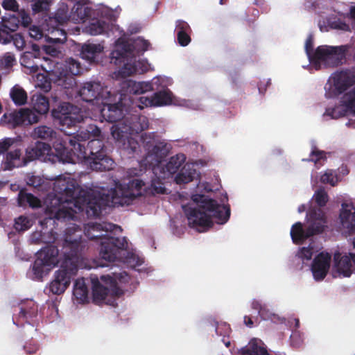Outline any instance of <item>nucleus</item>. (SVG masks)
I'll return each instance as SVG.
<instances>
[{"instance_id":"nucleus-1","label":"nucleus","mask_w":355,"mask_h":355,"mask_svg":"<svg viewBox=\"0 0 355 355\" xmlns=\"http://www.w3.org/2000/svg\"><path fill=\"white\" fill-rule=\"evenodd\" d=\"M140 139L147 151L144 164L152 167L155 176L150 186L146 187L139 179L130 180L128 183L115 182L114 188L106 193L104 188L99 190L80 187L70 174L60 175L54 179L53 183L55 193L49 194L45 200L46 211L59 220H78L84 212L87 217H95L99 216L101 210L107 206L128 205L142 195L166 193L162 180L176 173L185 162L186 157L184 154H178L163 165L161 163V147L155 144V134L145 133Z\"/></svg>"},{"instance_id":"nucleus-2","label":"nucleus","mask_w":355,"mask_h":355,"mask_svg":"<svg viewBox=\"0 0 355 355\" xmlns=\"http://www.w3.org/2000/svg\"><path fill=\"white\" fill-rule=\"evenodd\" d=\"M97 110L106 121L115 123L111 128V134L116 145L128 154L136 152L140 144L137 141L138 134L148 127V120L144 116L125 114L124 94H111Z\"/></svg>"},{"instance_id":"nucleus-3","label":"nucleus","mask_w":355,"mask_h":355,"mask_svg":"<svg viewBox=\"0 0 355 355\" xmlns=\"http://www.w3.org/2000/svg\"><path fill=\"white\" fill-rule=\"evenodd\" d=\"M85 247L81 238L80 230L75 224L66 230L62 246L63 260L60 268L55 272L54 279L50 283V292L55 295L63 293L69 286L71 278L75 275L78 268L84 267L80 263V252Z\"/></svg>"},{"instance_id":"nucleus-4","label":"nucleus","mask_w":355,"mask_h":355,"mask_svg":"<svg viewBox=\"0 0 355 355\" xmlns=\"http://www.w3.org/2000/svg\"><path fill=\"white\" fill-rule=\"evenodd\" d=\"M182 209L189 225L200 232H206L214 222L220 224L226 223L230 217L228 207L218 204L205 195H193L191 202L182 205Z\"/></svg>"},{"instance_id":"nucleus-5","label":"nucleus","mask_w":355,"mask_h":355,"mask_svg":"<svg viewBox=\"0 0 355 355\" xmlns=\"http://www.w3.org/2000/svg\"><path fill=\"white\" fill-rule=\"evenodd\" d=\"M121 227L112 223L103 222L102 223H88L84 227L85 236L89 240H94L100 245V255L107 261L116 259L119 249L126 245L125 238H115L113 232H121Z\"/></svg>"},{"instance_id":"nucleus-6","label":"nucleus","mask_w":355,"mask_h":355,"mask_svg":"<svg viewBox=\"0 0 355 355\" xmlns=\"http://www.w3.org/2000/svg\"><path fill=\"white\" fill-rule=\"evenodd\" d=\"M121 227L112 223L103 222L102 223H88L84 227L85 236L89 240H94L100 245V255L107 261L116 259L119 249L126 245L125 238H115L113 232H121Z\"/></svg>"},{"instance_id":"nucleus-7","label":"nucleus","mask_w":355,"mask_h":355,"mask_svg":"<svg viewBox=\"0 0 355 355\" xmlns=\"http://www.w3.org/2000/svg\"><path fill=\"white\" fill-rule=\"evenodd\" d=\"M103 139L101 130L96 125L92 124L88 125L85 130H81L76 136L69 139L68 144L71 149L69 150L67 148L65 151L71 155L82 153L84 157H80L74 162H66L72 164L80 162H87L92 159V157L105 153Z\"/></svg>"},{"instance_id":"nucleus-8","label":"nucleus","mask_w":355,"mask_h":355,"mask_svg":"<svg viewBox=\"0 0 355 355\" xmlns=\"http://www.w3.org/2000/svg\"><path fill=\"white\" fill-rule=\"evenodd\" d=\"M129 280L130 277L125 272H114L112 276L102 275L100 279L92 277L94 301L96 304L115 306L116 299L123 293L124 286Z\"/></svg>"},{"instance_id":"nucleus-9","label":"nucleus","mask_w":355,"mask_h":355,"mask_svg":"<svg viewBox=\"0 0 355 355\" xmlns=\"http://www.w3.org/2000/svg\"><path fill=\"white\" fill-rule=\"evenodd\" d=\"M53 146L55 154L52 152L50 145L37 141L35 145L26 148L24 159L27 162V164L36 159L51 163L61 162L64 164L67 163L66 162H74L80 157H84L82 153H79L76 155H71L69 153H65L67 148L63 144L62 141L59 139L53 142Z\"/></svg>"},{"instance_id":"nucleus-10","label":"nucleus","mask_w":355,"mask_h":355,"mask_svg":"<svg viewBox=\"0 0 355 355\" xmlns=\"http://www.w3.org/2000/svg\"><path fill=\"white\" fill-rule=\"evenodd\" d=\"M62 260V252L60 254L55 246H46L37 253V258L26 275L31 279L40 280L51 270L60 265Z\"/></svg>"},{"instance_id":"nucleus-11","label":"nucleus","mask_w":355,"mask_h":355,"mask_svg":"<svg viewBox=\"0 0 355 355\" xmlns=\"http://www.w3.org/2000/svg\"><path fill=\"white\" fill-rule=\"evenodd\" d=\"M40 67L46 74L39 73L35 76H33L35 87L47 92L51 90V83H53L67 88L66 83L67 74L60 71L62 66L56 65L54 60L50 58H44V64H40Z\"/></svg>"},{"instance_id":"nucleus-12","label":"nucleus","mask_w":355,"mask_h":355,"mask_svg":"<svg viewBox=\"0 0 355 355\" xmlns=\"http://www.w3.org/2000/svg\"><path fill=\"white\" fill-rule=\"evenodd\" d=\"M309 227L304 230L301 223H296L292 226L291 236L293 243L300 244L309 236L322 232L325 227L326 219L321 209L313 210L307 214Z\"/></svg>"},{"instance_id":"nucleus-13","label":"nucleus","mask_w":355,"mask_h":355,"mask_svg":"<svg viewBox=\"0 0 355 355\" xmlns=\"http://www.w3.org/2000/svg\"><path fill=\"white\" fill-rule=\"evenodd\" d=\"M150 46V42L141 37L126 41L121 37L116 41L114 49L111 53L112 62L117 64L118 60L125 58H130L132 61L133 57L144 53L148 50Z\"/></svg>"},{"instance_id":"nucleus-14","label":"nucleus","mask_w":355,"mask_h":355,"mask_svg":"<svg viewBox=\"0 0 355 355\" xmlns=\"http://www.w3.org/2000/svg\"><path fill=\"white\" fill-rule=\"evenodd\" d=\"M348 49V45L320 46L313 54L311 61L315 64L317 69L322 67H336L343 62Z\"/></svg>"},{"instance_id":"nucleus-15","label":"nucleus","mask_w":355,"mask_h":355,"mask_svg":"<svg viewBox=\"0 0 355 355\" xmlns=\"http://www.w3.org/2000/svg\"><path fill=\"white\" fill-rule=\"evenodd\" d=\"M53 118L62 126L71 127L80 123L87 117H92L89 112L69 103H62L52 111Z\"/></svg>"},{"instance_id":"nucleus-16","label":"nucleus","mask_w":355,"mask_h":355,"mask_svg":"<svg viewBox=\"0 0 355 355\" xmlns=\"http://www.w3.org/2000/svg\"><path fill=\"white\" fill-rule=\"evenodd\" d=\"M170 78L165 77H155L151 82H136L132 80H125L121 83L120 94H124L125 101L128 94L138 95L155 89L164 88L168 84H171Z\"/></svg>"},{"instance_id":"nucleus-17","label":"nucleus","mask_w":355,"mask_h":355,"mask_svg":"<svg viewBox=\"0 0 355 355\" xmlns=\"http://www.w3.org/2000/svg\"><path fill=\"white\" fill-rule=\"evenodd\" d=\"M111 94L110 90L99 81L86 82L78 90L81 98L95 105L96 109L107 101Z\"/></svg>"},{"instance_id":"nucleus-18","label":"nucleus","mask_w":355,"mask_h":355,"mask_svg":"<svg viewBox=\"0 0 355 355\" xmlns=\"http://www.w3.org/2000/svg\"><path fill=\"white\" fill-rule=\"evenodd\" d=\"M355 82V71H343L331 75L325 85V96L334 98Z\"/></svg>"},{"instance_id":"nucleus-19","label":"nucleus","mask_w":355,"mask_h":355,"mask_svg":"<svg viewBox=\"0 0 355 355\" xmlns=\"http://www.w3.org/2000/svg\"><path fill=\"white\" fill-rule=\"evenodd\" d=\"M131 102L132 109L138 107L142 110L148 107H157L173 103V94L168 89H164L155 93L152 96H139L132 98H128Z\"/></svg>"},{"instance_id":"nucleus-20","label":"nucleus","mask_w":355,"mask_h":355,"mask_svg":"<svg viewBox=\"0 0 355 355\" xmlns=\"http://www.w3.org/2000/svg\"><path fill=\"white\" fill-rule=\"evenodd\" d=\"M39 121V116L30 109H20L19 111L6 113L1 119V123L11 128L20 125H31Z\"/></svg>"},{"instance_id":"nucleus-21","label":"nucleus","mask_w":355,"mask_h":355,"mask_svg":"<svg viewBox=\"0 0 355 355\" xmlns=\"http://www.w3.org/2000/svg\"><path fill=\"white\" fill-rule=\"evenodd\" d=\"M348 114H355V87L343 95L340 105L327 109L324 116L338 119Z\"/></svg>"},{"instance_id":"nucleus-22","label":"nucleus","mask_w":355,"mask_h":355,"mask_svg":"<svg viewBox=\"0 0 355 355\" xmlns=\"http://www.w3.org/2000/svg\"><path fill=\"white\" fill-rule=\"evenodd\" d=\"M137 57H133L132 61H130V58H121L118 60L117 64H123V66L119 70L117 76L125 78L136 73H143L153 70L146 60H137Z\"/></svg>"},{"instance_id":"nucleus-23","label":"nucleus","mask_w":355,"mask_h":355,"mask_svg":"<svg viewBox=\"0 0 355 355\" xmlns=\"http://www.w3.org/2000/svg\"><path fill=\"white\" fill-rule=\"evenodd\" d=\"M353 250L349 255L342 257L339 252L334 254L335 267L339 276L348 277L355 271V238L353 240Z\"/></svg>"},{"instance_id":"nucleus-24","label":"nucleus","mask_w":355,"mask_h":355,"mask_svg":"<svg viewBox=\"0 0 355 355\" xmlns=\"http://www.w3.org/2000/svg\"><path fill=\"white\" fill-rule=\"evenodd\" d=\"M37 305L33 300H27L21 304L18 317L13 318L17 326L22 325L24 322L34 325L37 318Z\"/></svg>"},{"instance_id":"nucleus-25","label":"nucleus","mask_w":355,"mask_h":355,"mask_svg":"<svg viewBox=\"0 0 355 355\" xmlns=\"http://www.w3.org/2000/svg\"><path fill=\"white\" fill-rule=\"evenodd\" d=\"M340 220L342 228L346 233H355V207L351 201L342 203Z\"/></svg>"},{"instance_id":"nucleus-26","label":"nucleus","mask_w":355,"mask_h":355,"mask_svg":"<svg viewBox=\"0 0 355 355\" xmlns=\"http://www.w3.org/2000/svg\"><path fill=\"white\" fill-rule=\"evenodd\" d=\"M20 21L16 15H6L0 21V42L8 44L11 41V33L15 31Z\"/></svg>"},{"instance_id":"nucleus-27","label":"nucleus","mask_w":355,"mask_h":355,"mask_svg":"<svg viewBox=\"0 0 355 355\" xmlns=\"http://www.w3.org/2000/svg\"><path fill=\"white\" fill-rule=\"evenodd\" d=\"M331 259V254L327 252H321L314 259L311 269L316 281H321L326 277L330 268Z\"/></svg>"},{"instance_id":"nucleus-28","label":"nucleus","mask_w":355,"mask_h":355,"mask_svg":"<svg viewBox=\"0 0 355 355\" xmlns=\"http://www.w3.org/2000/svg\"><path fill=\"white\" fill-rule=\"evenodd\" d=\"M34 52H25L20 58L21 64L26 69V73L32 74L38 71L40 64H44V58L41 60L36 45L33 46Z\"/></svg>"},{"instance_id":"nucleus-29","label":"nucleus","mask_w":355,"mask_h":355,"mask_svg":"<svg viewBox=\"0 0 355 355\" xmlns=\"http://www.w3.org/2000/svg\"><path fill=\"white\" fill-rule=\"evenodd\" d=\"M27 164V162L21 157V150L15 149L8 152L3 157L1 164L3 171H10L15 168H19Z\"/></svg>"},{"instance_id":"nucleus-30","label":"nucleus","mask_w":355,"mask_h":355,"mask_svg":"<svg viewBox=\"0 0 355 355\" xmlns=\"http://www.w3.org/2000/svg\"><path fill=\"white\" fill-rule=\"evenodd\" d=\"M73 3L71 12V20L75 23L84 22L91 15L92 10L88 6V0H70Z\"/></svg>"},{"instance_id":"nucleus-31","label":"nucleus","mask_w":355,"mask_h":355,"mask_svg":"<svg viewBox=\"0 0 355 355\" xmlns=\"http://www.w3.org/2000/svg\"><path fill=\"white\" fill-rule=\"evenodd\" d=\"M126 245L123 249H119L116 259L110 262L121 261L126 263L130 268H135L143 263V259L141 258L136 252L130 250L128 243L125 239Z\"/></svg>"},{"instance_id":"nucleus-32","label":"nucleus","mask_w":355,"mask_h":355,"mask_svg":"<svg viewBox=\"0 0 355 355\" xmlns=\"http://www.w3.org/2000/svg\"><path fill=\"white\" fill-rule=\"evenodd\" d=\"M56 65L62 66L60 71L62 73H67V78H66V83L67 84V88L73 85L74 83L73 76L78 75L81 72V67L80 63L73 58L67 59L64 64L59 63L55 60Z\"/></svg>"},{"instance_id":"nucleus-33","label":"nucleus","mask_w":355,"mask_h":355,"mask_svg":"<svg viewBox=\"0 0 355 355\" xmlns=\"http://www.w3.org/2000/svg\"><path fill=\"white\" fill-rule=\"evenodd\" d=\"M104 46L101 44L88 43L82 46L81 56L89 62H97L101 57Z\"/></svg>"},{"instance_id":"nucleus-34","label":"nucleus","mask_w":355,"mask_h":355,"mask_svg":"<svg viewBox=\"0 0 355 355\" xmlns=\"http://www.w3.org/2000/svg\"><path fill=\"white\" fill-rule=\"evenodd\" d=\"M73 300L77 304H85L89 300V290L85 278L77 279L73 285Z\"/></svg>"},{"instance_id":"nucleus-35","label":"nucleus","mask_w":355,"mask_h":355,"mask_svg":"<svg viewBox=\"0 0 355 355\" xmlns=\"http://www.w3.org/2000/svg\"><path fill=\"white\" fill-rule=\"evenodd\" d=\"M114 25L107 23L103 19H92L89 24L85 28L86 33L92 35H97L107 33L110 30H112Z\"/></svg>"},{"instance_id":"nucleus-36","label":"nucleus","mask_w":355,"mask_h":355,"mask_svg":"<svg viewBox=\"0 0 355 355\" xmlns=\"http://www.w3.org/2000/svg\"><path fill=\"white\" fill-rule=\"evenodd\" d=\"M94 171H109L114 167V161L105 153L92 157V159L87 162Z\"/></svg>"},{"instance_id":"nucleus-37","label":"nucleus","mask_w":355,"mask_h":355,"mask_svg":"<svg viewBox=\"0 0 355 355\" xmlns=\"http://www.w3.org/2000/svg\"><path fill=\"white\" fill-rule=\"evenodd\" d=\"M198 176L193 164H186L175 178L177 184H187Z\"/></svg>"},{"instance_id":"nucleus-38","label":"nucleus","mask_w":355,"mask_h":355,"mask_svg":"<svg viewBox=\"0 0 355 355\" xmlns=\"http://www.w3.org/2000/svg\"><path fill=\"white\" fill-rule=\"evenodd\" d=\"M178 40L181 46H187L191 42L189 33L191 28L184 21L178 20L176 22Z\"/></svg>"},{"instance_id":"nucleus-39","label":"nucleus","mask_w":355,"mask_h":355,"mask_svg":"<svg viewBox=\"0 0 355 355\" xmlns=\"http://www.w3.org/2000/svg\"><path fill=\"white\" fill-rule=\"evenodd\" d=\"M33 137L34 138H40L46 140L56 139L55 141H57L59 139L60 141H62V143L64 144L66 148H69V146H67V141L57 138L56 132L52 128L46 125H41L35 128L33 132Z\"/></svg>"},{"instance_id":"nucleus-40","label":"nucleus","mask_w":355,"mask_h":355,"mask_svg":"<svg viewBox=\"0 0 355 355\" xmlns=\"http://www.w3.org/2000/svg\"><path fill=\"white\" fill-rule=\"evenodd\" d=\"M318 25L320 31L323 32L328 31L329 28L341 31H350L349 25L345 21V19H343L342 18L329 19L327 21V25L324 24V21L323 22V24H322L321 21H319Z\"/></svg>"},{"instance_id":"nucleus-41","label":"nucleus","mask_w":355,"mask_h":355,"mask_svg":"<svg viewBox=\"0 0 355 355\" xmlns=\"http://www.w3.org/2000/svg\"><path fill=\"white\" fill-rule=\"evenodd\" d=\"M252 308L258 311L259 316L263 320H271L273 322L280 320V318L277 314L270 311L266 304H262L257 300L252 302Z\"/></svg>"},{"instance_id":"nucleus-42","label":"nucleus","mask_w":355,"mask_h":355,"mask_svg":"<svg viewBox=\"0 0 355 355\" xmlns=\"http://www.w3.org/2000/svg\"><path fill=\"white\" fill-rule=\"evenodd\" d=\"M71 20V13L69 14L68 6L65 3H60L53 18H50L49 24L57 23L58 25H62L68 20Z\"/></svg>"},{"instance_id":"nucleus-43","label":"nucleus","mask_w":355,"mask_h":355,"mask_svg":"<svg viewBox=\"0 0 355 355\" xmlns=\"http://www.w3.org/2000/svg\"><path fill=\"white\" fill-rule=\"evenodd\" d=\"M18 204L21 207L35 208L41 206V201L31 193L21 191L18 196Z\"/></svg>"},{"instance_id":"nucleus-44","label":"nucleus","mask_w":355,"mask_h":355,"mask_svg":"<svg viewBox=\"0 0 355 355\" xmlns=\"http://www.w3.org/2000/svg\"><path fill=\"white\" fill-rule=\"evenodd\" d=\"M10 96L16 105H21L26 103V92L18 85H15L12 88L10 92Z\"/></svg>"},{"instance_id":"nucleus-45","label":"nucleus","mask_w":355,"mask_h":355,"mask_svg":"<svg viewBox=\"0 0 355 355\" xmlns=\"http://www.w3.org/2000/svg\"><path fill=\"white\" fill-rule=\"evenodd\" d=\"M34 110L39 114H46L49 110V103L42 95H34L33 98Z\"/></svg>"},{"instance_id":"nucleus-46","label":"nucleus","mask_w":355,"mask_h":355,"mask_svg":"<svg viewBox=\"0 0 355 355\" xmlns=\"http://www.w3.org/2000/svg\"><path fill=\"white\" fill-rule=\"evenodd\" d=\"M248 351L257 355H269L263 342L257 338L250 341Z\"/></svg>"},{"instance_id":"nucleus-47","label":"nucleus","mask_w":355,"mask_h":355,"mask_svg":"<svg viewBox=\"0 0 355 355\" xmlns=\"http://www.w3.org/2000/svg\"><path fill=\"white\" fill-rule=\"evenodd\" d=\"M53 37L45 36L44 39L49 43H63L66 40V33L64 30L58 28L49 29Z\"/></svg>"},{"instance_id":"nucleus-48","label":"nucleus","mask_w":355,"mask_h":355,"mask_svg":"<svg viewBox=\"0 0 355 355\" xmlns=\"http://www.w3.org/2000/svg\"><path fill=\"white\" fill-rule=\"evenodd\" d=\"M33 225V220L28 216H20L15 219V228L17 231H26Z\"/></svg>"},{"instance_id":"nucleus-49","label":"nucleus","mask_w":355,"mask_h":355,"mask_svg":"<svg viewBox=\"0 0 355 355\" xmlns=\"http://www.w3.org/2000/svg\"><path fill=\"white\" fill-rule=\"evenodd\" d=\"M315 251L312 245L307 248L303 247L300 248L297 254V257L302 261H310Z\"/></svg>"},{"instance_id":"nucleus-50","label":"nucleus","mask_w":355,"mask_h":355,"mask_svg":"<svg viewBox=\"0 0 355 355\" xmlns=\"http://www.w3.org/2000/svg\"><path fill=\"white\" fill-rule=\"evenodd\" d=\"M321 182L326 184H329L331 186H335L338 182V178L334 172L331 170H327L321 176Z\"/></svg>"},{"instance_id":"nucleus-51","label":"nucleus","mask_w":355,"mask_h":355,"mask_svg":"<svg viewBox=\"0 0 355 355\" xmlns=\"http://www.w3.org/2000/svg\"><path fill=\"white\" fill-rule=\"evenodd\" d=\"M55 44V43H53L52 44L43 46V49L46 53L53 58L57 57L61 53L60 46Z\"/></svg>"},{"instance_id":"nucleus-52","label":"nucleus","mask_w":355,"mask_h":355,"mask_svg":"<svg viewBox=\"0 0 355 355\" xmlns=\"http://www.w3.org/2000/svg\"><path fill=\"white\" fill-rule=\"evenodd\" d=\"M15 142L16 140L15 139L9 137L0 140V155L6 152Z\"/></svg>"},{"instance_id":"nucleus-53","label":"nucleus","mask_w":355,"mask_h":355,"mask_svg":"<svg viewBox=\"0 0 355 355\" xmlns=\"http://www.w3.org/2000/svg\"><path fill=\"white\" fill-rule=\"evenodd\" d=\"M49 3V0H37L33 5V10L35 12L46 10Z\"/></svg>"},{"instance_id":"nucleus-54","label":"nucleus","mask_w":355,"mask_h":355,"mask_svg":"<svg viewBox=\"0 0 355 355\" xmlns=\"http://www.w3.org/2000/svg\"><path fill=\"white\" fill-rule=\"evenodd\" d=\"M11 40L18 50H22L25 46L26 42L24 38L20 33L11 35Z\"/></svg>"},{"instance_id":"nucleus-55","label":"nucleus","mask_w":355,"mask_h":355,"mask_svg":"<svg viewBox=\"0 0 355 355\" xmlns=\"http://www.w3.org/2000/svg\"><path fill=\"white\" fill-rule=\"evenodd\" d=\"M316 202L319 206H324L328 200V196L324 190H319L314 195Z\"/></svg>"},{"instance_id":"nucleus-56","label":"nucleus","mask_w":355,"mask_h":355,"mask_svg":"<svg viewBox=\"0 0 355 355\" xmlns=\"http://www.w3.org/2000/svg\"><path fill=\"white\" fill-rule=\"evenodd\" d=\"M231 329L230 326L226 323L217 324L216 332L218 336H228Z\"/></svg>"},{"instance_id":"nucleus-57","label":"nucleus","mask_w":355,"mask_h":355,"mask_svg":"<svg viewBox=\"0 0 355 355\" xmlns=\"http://www.w3.org/2000/svg\"><path fill=\"white\" fill-rule=\"evenodd\" d=\"M27 184L28 185L33 186L35 188L37 187H42L43 180L37 175H30L27 178Z\"/></svg>"},{"instance_id":"nucleus-58","label":"nucleus","mask_w":355,"mask_h":355,"mask_svg":"<svg viewBox=\"0 0 355 355\" xmlns=\"http://www.w3.org/2000/svg\"><path fill=\"white\" fill-rule=\"evenodd\" d=\"M29 35L36 40H41L44 37L43 32L36 26H33L29 28Z\"/></svg>"},{"instance_id":"nucleus-59","label":"nucleus","mask_w":355,"mask_h":355,"mask_svg":"<svg viewBox=\"0 0 355 355\" xmlns=\"http://www.w3.org/2000/svg\"><path fill=\"white\" fill-rule=\"evenodd\" d=\"M17 15V17L19 18L21 24L24 26H28L31 24V18L29 16V15L28 13H26L25 11L21 10V11L19 12Z\"/></svg>"},{"instance_id":"nucleus-60","label":"nucleus","mask_w":355,"mask_h":355,"mask_svg":"<svg viewBox=\"0 0 355 355\" xmlns=\"http://www.w3.org/2000/svg\"><path fill=\"white\" fill-rule=\"evenodd\" d=\"M1 64L6 67H12L15 62L14 55L10 53H6L1 60Z\"/></svg>"},{"instance_id":"nucleus-61","label":"nucleus","mask_w":355,"mask_h":355,"mask_svg":"<svg viewBox=\"0 0 355 355\" xmlns=\"http://www.w3.org/2000/svg\"><path fill=\"white\" fill-rule=\"evenodd\" d=\"M2 6L5 10L11 11H17L19 7L16 0H3Z\"/></svg>"},{"instance_id":"nucleus-62","label":"nucleus","mask_w":355,"mask_h":355,"mask_svg":"<svg viewBox=\"0 0 355 355\" xmlns=\"http://www.w3.org/2000/svg\"><path fill=\"white\" fill-rule=\"evenodd\" d=\"M291 341L293 346L297 347L302 343V338L299 332L294 331L291 336Z\"/></svg>"},{"instance_id":"nucleus-63","label":"nucleus","mask_w":355,"mask_h":355,"mask_svg":"<svg viewBox=\"0 0 355 355\" xmlns=\"http://www.w3.org/2000/svg\"><path fill=\"white\" fill-rule=\"evenodd\" d=\"M311 160L314 162L315 164L320 162L321 159L324 158L325 153L323 151H318L315 150H313L311 153Z\"/></svg>"},{"instance_id":"nucleus-64","label":"nucleus","mask_w":355,"mask_h":355,"mask_svg":"<svg viewBox=\"0 0 355 355\" xmlns=\"http://www.w3.org/2000/svg\"><path fill=\"white\" fill-rule=\"evenodd\" d=\"M313 38L311 36H309L306 41L305 50H306V54L310 60L313 58V55H311V51L313 48Z\"/></svg>"}]
</instances>
